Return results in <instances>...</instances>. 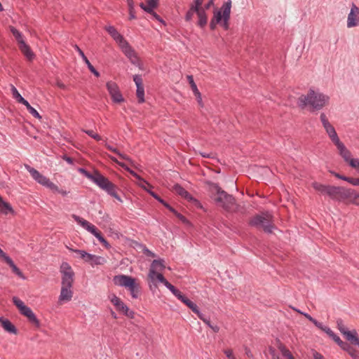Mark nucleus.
Here are the masks:
<instances>
[{"instance_id": "obj_1", "label": "nucleus", "mask_w": 359, "mask_h": 359, "mask_svg": "<svg viewBox=\"0 0 359 359\" xmlns=\"http://www.w3.org/2000/svg\"><path fill=\"white\" fill-rule=\"evenodd\" d=\"M208 191L211 193V197L215 203L229 212H236L242 215L246 214V208L244 205L236 203L235 198L222 190L218 184L210 181H206Z\"/></svg>"}, {"instance_id": "obj_2", "label": "nucleus", "mask_w": 359, "mask_h": 359, "mask_svg": "<svg viewBox=\"0 0 359 359\" xmlns=\"http://www.w3.org/2000/svg\"><path fill=\"white\" fill-rule=\"evenodd\" d=\"M104 29L118 43L121 51L129 59L130 62L138 67L140 69L143 70V64L137 53L125 39V38L117 31V29L114 27L110 25L106 26Z\"/></svg>"}, {"instance_id": "obj_3", "label": "nucleus", "mask_w": 359, "mask_h": 359, "mask_svg": "<svg viewBox=\"0 0 359 359\" xmlns=\"http://www.w3.org/2000/svg\"><path fill=\"white\" fill-rule=\"evenodd\" d=\"M327 97L319 91H310L306 95H302L297 101V105L301 109L310 107L313 110H319L322 109Z\"/></svg>"}, {"instance_id": "obj_4", "label": "nucleus", "mask_w": 359, "mask_h": 359, "mask_svg": "<svg viewBox=\"0 0 359 359\" xmlns=\"http://www.w3.org/2000/svg\"><path fill=\"white\" fill-rule=\"evenodd\" d=\"M248 225L259 230L262 229L266 233H271L275 229L273 217L269 212L255 215L249 219Z\"/></svg>"}, {"instance_id": "obj_5", "label": "nucleus", "mask_w": 359, "mask_h": 359, "mask_svg": "<svg viewBox=\"0 0 359 359\" xmlns=\"http://www.w3.org/2000/svg\"><path fill=\"white\" fill-rule=\"evenodd\" d=\"M113 282L116 285L127 288L133 299H137L140 292V285L136 279L126 275H117L114 276Z\"/></svg>"}, {"instance_id": "obj_6", "label": "nucleus", "mask_w": 359, "mask_h": 359, "mask_svg": "<svg viewBox=\"0 0 359 359\" xmlns=\"http://www.w3.org/2000/svg\"><path fill=\"white\" fill-rule=\"evenodd\" d=\"M231 8V1L228 0L222 6L220 10L214 13V17L210 22V27L214 29L217 24L222 22L223 27L227 29L229 27L228 21L230 18Z\"/></svg>"}, {"instance_id": "obj_7", "label": "nucleus", "mask_w": 359, "mask_h": 359, "mask_svg": "<svg viewBox=\"0 0 359 359\" xmlns=\"http://www.w3.org/2000/svg\"><path fill=\"white\" fill-rule=\"evenodd\" d=\"M100 189L105 191L109 195L115 198L118 201H122L121 197L118 195L117 187L110 182L108 178L103 176L99 171L95 170V177L93 181Z\"/></svg>"}, {"instance_id": "obj_8", "label": "nucleus", "mask_w": 359, "mask_h": 359, "mask_svg": "<svg viewBox=\"0 0 359 359\" xmlns=\"http://www.w3.org/2000/svg\"><path fill=\"white\" fill-rule=\"evenodd\" d=\"M312 186L315 190L327 194L331 199L341 201L343 187L325 185L318 182H313Z\"/></svg>"}, {"instance_id": "obj_9", "label": "nucleus", "mask_w": 359, "mask_h": 359, "mask_svg": "<svg viewBox=\"0 0 359 359\" xmlns=\"http://www.w3.org/2000/svg\"><path fill=\"white\" fill-rule=\"evenodd\" d=\"M25 168L32 178L39 184L50 189V190H57V185L50 182L48 177L41 174L35 168L28 165H25Z\"/></svg>"}, {"instance_id": "obj_10", "label": "nucleus", "mask_w": 359, "mask_h": 359, "mask_svg": "<svg viewBox=\"0 0 359 359\" xmlns=\"http://www.w3.org/2000/svg\"><path fill=\"white\" fill-rule=\"evenodd\" d=\"M62 273V286L72 287L74 283V272L67 262H63L60 266Z\"/></svg>"}, {"instance_id": "obj_11", "label": "nucleus", "mask_w": 359, "mask_h": 359, "mask_svg": "<svg viewBox=\"0 0 359 359\" xmlns=\"http://www.w3.org/2000/svg\"><path fill=\"white\" fill-rule=\"evenodd\" d=\"M359 25V8L353 4L347 18V27L352 28Z\"/></svg>"}, {"instance_id": "obj_12", "label": "nucleus", "mask_w": 359, "mask_h": 359, "mask_svg": "<svg viewBox=\"0 0 359 359\" xmlns=\"http://www.w3.org/2000/svg\"><path fill=\"white\" fill-rule=\"evenodd\" d=\"M13 92V96L14 98L17 100V101L22 104H24L28 111L35 118L38 119H41V116L39 114V113L34 108L32 107L29 103L24 99L21 95L19 93V91H12Z\"/></svg>"}, {"instance_id": "obj_13", "label": "nucleus", "mask_w": 359, "mask_h": 359, "mask_svg": "<svg viewBox=\"0 0 359 359\" xmlns=\"http://www.w3.org/2000/svg\"><path fill=\"white\" fill-rule=\"evenodd\" d=\"M172 190L175 191V193H177L178 195L187 199V201H193V203L196 205L201 207L200 202L198 200L195 199L187 190H185L179 184H175L172 187Z\"/></svg>"}, {"instance_id": "obj_14", "label": "nucleus", "mask_w": 359, "mask_h": 359, "mask_svg": "<svg viewBox=\"0 0 359 359\" xmlns=\"http://www.w3.org/2000/svg\"><path fill=\"white\" fill-rule=\"evenodd\" d=\"M165 261L163 259H154L152 261L148 276L153 277L156 272H161L165 269Z\"/></svg>"}, {"instance_id": "obj_15", "label": "nucleus", "mask_w": 359, "mask_h": 359, "mask_svg": "<svg viewBox=\"0 0 359 359\" xmlns=\"http://www.w3.org/2000/svg\"><path fill=\"white\" fill-rule=\"evenodd\" d=\"M138 186L143 189L144 191H146L147 193H149L152 197H154L155 199H156L159 203H161L162 205H163L166 208H170V205L163 198H161L157 194L154 192L151 189L153 188V186L151 185V187L148 186L147 184H138Z\"/></svg>"}, {"instance_id": "obj_16", "label": "nucleus", "mask_w": 359, "mask_h": 359, "mask_svg": "<svg viewBox=\"0 0 359 359\" xmlns=\"http://www.w3.org/2000/svg\"><path fill=\"white\" fill-rule=\"evenodd\" d=\"M334 144L337 147L340 156L344 158V161L348 163V161L351 159V151L345 147V145L340 141V140L337 141Z\"/></svg>"}, {"instance_id": "obj_17", "label": "nucleus", "mask_w": 359, "mask_h": 359, "mask_svg": "<svg viewBox=\"0 0 359 359\" xmlns=\"http://www.w3.org/2000/svg\"><path fill=\"white\" fill-rule=\"evenodd\" d=\"M13 302L18 309L20 313L25 317L32 311L29 306H26L24 304V302L17 297H13Z\"/></svg>"}, {"instance_id": "obj_18", "label": "nucleus", "mask_w": 359, "mask_h": 359, "mask_svg": "<svg viewBox=\"0 0 359 359\" xmlns=\"http://www.w3.org/2000/svg\"><path fill=\"white\" fill-rule=\"evenodd\" d=\"M110 300L118 311L122 312L123 314L126 312H128V307L115 294L112 295Z\"/></svg>"}, {"instance_id": "obj_19", "label": "nucleus", "mask_w": 359, "mask_h": 359, "mask_svg": "<svg viewBox=\"0 0 359 359\" xmlns=\"http://www.w3.org/2000/svg\"><path fill=\"white\" fill-rule=\"evenodd\" d=\"M148 279L149 281V287L151 289H152V285L151 283H152L154 285V287H157L156 282L158 281L161 283H163L164 285L168 283V281L164 278L161 272H156L155 275L153 277H149Z\"/></svg>"}, {"instance_id": "obj_20", "label": "nucleus", "mask_w": 359, "mask_h": 359, "mask_svg": "<svg viewBox=\"0 0 359 359\" xmlns=\"http://www.w3.org/2000/svg\"><path fill=\"white\" fill-rule=\"evenodd\" d=\"M0 323H1L3 328L8 333L14 334H18L17 328L9 320L4 318V317H1Z\"/></svg>"}, {"instance_id": "obj_21", "label": "nucleus", "mask_w": 359, "mask_h": 359, "mask_svg": "<svg viewBox=\"0 0 359 359\" xmlns=\"http://www.w3.org/2000/svg\"><path fill=\"white\" fill-rule=\"evenodd\" d=\"M5 262L11 268L13 273L18 276L20 278L25 280L26 278L21 270L15 264L12 259L7 256L4 259Z\"/></svg>"}, {"instance_id": "obj_22", "label": "nucleus", "mask_w": 359, "mask_h": 359, "mask_svg": "<svg viewBox=\"0 0 359 359\" xmlns=\"http://www.w3.org/2000/svg\"><path fill=\"white\" fill-rule=\"evenodd\" d=\"M343 335L353 345L358 346L359 348V337L355 330H353L351 331L347 330Z\"/></svg>"}, {"instance_id": "obj_23", "label": "nucleus", "mask_w": 359, "mask_h": 359, "mask_svg": "<svg viewBox=\"0 0 359 359\" xmlns=\"http://www.w3.org/2000/svg\"><path fill=\"white\" fill-rule=\"evenodd\" d=\"M18 46L21 52L29 60H32L34 59V54L32 51L30 47L25 41H20Z\"/></svg>"}, {"instance_id": "obj_24", "label": "nucleus", "mask_w": 359, "mask_h": 359, "mask_svg": "<svg viewBox=\"0 0 359 359\" xmlns=\"http://www.w3.org/2000/svg\"><path fill=\"white\" fill-rule=\"evenodd\" d=\"M71 288L72 287L62 286L60 294L59 297L60 301L69 302L72 299L73 292L72 291Z\"/></svg>"}, {"instance_id": "obj_25", "label": "nucleus", "mask_w": 359, "mask_h": 359, "mask_svg": "<svg viewBox=\"0 0 359 359\" xmlns=\"http://www.w3.org/2000/svg\"><path fill=\"white\" fill-rule=\"evenodd\" d=\"M118 165L124 168L126 170H127L128 172H130L133 177H135L137 180L140 181L138 184H147L148 186L151 187V185L147 182L145 180H144L141 176H140L137 173H136L134 170H131L130 168L127 166V165L124 163H118Z\"/></svg>"}, {"instance_id": "obj_26", "label": "nucleus", "mask_w": 359, "mask_h": 359, "mask_svg": "<svg viewBox=\"0 0 359 359\" xmlns=\"http://www.w3.org/2000/svg\"><path fill=\"white\" fill-rule=\"evenodd\" d=\"M323 127H324L327 134L328 135V136L330 137V138L331 139V140L332 141V142L334 144L335 142H337V141L339 140L337 133L334 128L333 127V126L331 123H330L327 126H325Z\"/></svg>"}, {"instance_id": "obj_27", "label": "nucleus", "mask_w": 359, "mask_h": 359, "mask_svg": "<svg viewBox=\"0 0 359 359\" xmlns=\"http://www.w3.org/2000/svg\"><path fill=\"white\" fill-rule=\"evenodd\" d=\"M0 211L1 212L2 214L6 215L8 214H15L11 204L4 201L2 198L1 200H0Z\"/></svg>"}, {"instance_id": "obj_28", "label": "nucleus", "mask_w": 359, "mask_h": 359, "mask_svg": "<svg viewBox=\"0 0 359 359\" xmlns=\"http://www.w3.org/2000/svg\"><path fill=\"white\" fill-rule=\"evenodd\" d=\"M147 5L141 3L140 6L146 12H151L152 8H156L158 6V0H146Z\"/></svg>"}, {"instance_id": "obj_29", "label": "nucleus", "mask_w": 359, "mask_h": 359, "mask_svg": "<svg viewBox=\"0 0 359 359\" xmlns=\"http://www.w3.org/2000/svg\"><path fill=\"white\" fill-rule=\"evenodd\" d=\"M277 341L278 344V348L280 351L283 355L287 358V359H294L291 352L285 347V346L282 344L280 340H278Z\"/></svg>"}, {"instance_id": "obj_30", "label": "nucleus", "mask_w": 359, "mask_h": 359, "mask_svg": "<svg viewBox=\"0 0 359 359\" xmlns=\"http://www.w3.org/2000/svg\"><path fill=\"white\" fill-rule=\"evenodd\" d=\"M113 102L120 104L125 101L121 91H109Z\"/></svg>"}, {"instance_id": "obj_31", "label": "nucleus", "mask_w": 359, "mask_h": 359, "mask_svg": "<svg viewBox=\"0 0 359 359\" xmlns=\"http://www.w3.org/2000/svg\"><path fill=\"white\" fill-rule=\"evenodd\" d=\"M180 300L183 302L186 306H187L193 312L198 311V306L197 305L191 302L189 299H188L187 297L183 295Z\"/></svg>"}, {"instance_id": "obj_32", "label": "nucleus", "mask_w": 359, "mask_h": 359, "mask_svg": "<svg viewBox=\"0 0 359 359\" xmlns=\"http://www.w3.org/2000/svg\"><path fill=\"white\" fill-rule=\"evenodd\" d=\"M351 194H353V189L343 187L341 201L348 203Z\"/></svg>"}, {"instance_id": "obj_33", "label": "nucleus", "mask_w": 359, "mask_h": 359, "mask_svg": "<svg viewBox=\"0 0 359 359\" xmlns=\"http://www.w3.org/2000/svg\"><path fill=\"white\" fill-rule=\"evenodd\" d=\"M198 17V25L201 27H204L207 24V16L205 13V10H201L196 11Z\"/></svg>"}, {"instance_id": "obj_34", "label": "nucleus", "mask_w": 359, "mask_h": 359, "mask_svg": "<svg viewBox=\"0 0 359 359\" xmlns=\"http://www.w3.org/2000/svg\"><path fill=\"white\" fill-rule=\"evenodd\" d=\"M165 286L178 299H180L184 294L175 286L169 282L166 283Z\"/></svg>"}, {"instance_id": "obj_35", "label": "nucleus", "mask_w": 359, "mask_h": 359, "mask_svg": "<svg viewBox=\"0 0 359 359\" xmlns=\"http://www.w3.org/2000/svg\"><path fill=\"white\" fill-rule=\"evenodd\" d=\"M107 263V259L104 257L93 255L90 265H103Z\"/></svg>"}, {"instance_id": "obj_36", "label": "nucleus", "mask_w": 359, "mask_h": 359, "mask_svg": "<svg viewBox=\"0 0 359 359\" xmlns=\"http://www.w3.org/2000/svg\"><path fill=\"white\" fill-rule=\"evenodd\" d=\"M339 346L344 351H347L352 357L355 353V350L347 342L341 341Z\"/></svg>"}, {"instance_id": "obj_37", "label": "nucleus", "mask_w": 359, "mask_h": 359, "mask_svg": "<svg viewBox=\"0 0 359 359\" xmlns=\"http://www.w3.org/2000/svg\"><path fill=\"white\" fill-rule=\"evenodd\" d=\"M324 332L330 337L332 338L334 341H335L338 345L341 343V339L339 338V336H337L336 334H334V332L330 328V327H326L325 329H324Z\"/></svg>"}, {"instance_id": "obj_38", "label": "nucleus", "mask_w": 359, "mask_h": 359, "mask_svg": "<svg viewBox=\"0 0 359 359\" xmlns=\"http://www.w3.org/2000/svg\"><path fill=\"white\" fill-rule=\"evenodd\" d=\"M26 318H27L28 321L33 325L36 326V327H40V322L32 311L26 316Z\"/></svg>"}, {"instance_id": "obj_39", "label": "nucleus", "mask_w": 359, "mask_h": 359, "mask_svg": "<svg viewBox=\"0 0 359 359\" xmlns=\"http://www.w3.org/2000/svg\"><path fill=\"white\" fill-rule=\"evenodd\" d=\"M348 203L359 205V193L353 189V194H351Z\"/></svg>"}, {"instance_id": "obj_40", "label": "nucleus", "mask_w": 359, "mask_h": 359, "mask_svg": "<svg viewBox=\"0 0 359 359\" xmlns=\"http://www.w3.org/2000/svg\"><path fill=\"white\" fill-rule=\"evenodd\" d=\"M168 210L175 214V215L184 224H188L189 223V220L181 213L178 212L175 209H174L172 206H170V208H168Z\"/></svg>"}, {"instance_id": "obj_41", "label": "nucleus", "mask_w": 359, "mask_h": 359, "mask_svg": "<svg viewBox=\"0 0 359 359\" xmlns=\"http://www.w3.org/2000/svg\"><path fill=\"white\" fill-rule=\"evenodd\" d=\"M72 217L78 224H81V226H83L84 229H86L88 226L90 224L88 221L85 220L84 219L76 215H72Z\"/></svg>"}, {"instance_id": "obj_42", "label": "nucleus", "mask_w": 359, "mask_h": 359, "mask_svg": "<svg viewBox=\"0 0 359 359\" xmlns=\"http://www.w3.org/2000/svg\"><path fill=\"white\" fill-rule=\"evenodd\" d=\"M11 32H12V34L15 36V38L17 40L18 44L20 43V41H25L23 40V38H22V36L21 33L18 30H17L15 28H14L13 27H11Z\"/></svg>"}, {"instance_id": "obj_43", "label": "nucleus", "mask_w": 359, "mask_h": 359, "mask_svg": "<svg viewBox=\"0 0 359 359\" xmlns=\"http://www.w3.org/2000/svg\"><path fill=\"white\" fill-rule=\"evenodd\" d=\"M84 61V62L87 65L89 70L97 77H98L100 76V74L99 72L94 68V67L91 65V63L90 62V61L88 60V59L87 57L84 58L83 60Z\"/></svg>"}, {"instance_id": "obj_44", "label": "nucleus", "mask_w": 359, "mask_h": 359, "mask_svg": "<svg viewBox=\"0 0 359 359\" xmlns=\"http://www.w3.org/2000/svg\"><path fill=\"white\" fill-rule=\"evenodd\" d=\"M337 327L342 334H344V332L348 330L344 324L343 320L341 318H338L337 320Z\"/></svg>"}, {"instance_id": "obj_45", "label": "nucleus", "mask_w": 359, "mask_h": 359, "mask_svg": "<svg viewBox=\"0 0 359 359\" xmlns=\"http://www.w3.org/2000/svg\"><path fill=\"white\" fill-rule=\"evenodd\" d=\"M78 171L83 174L85 177H86L88 179L90 180L91 181H93V179L95 177V172L93 174L90 173V172H88V170H86L85 168H79L78 169Z\"/></svg>"}, {"instance_id": "obj_46", "label": "nucleus", "mask_w": 359, "mask_h": 359, "mask_svg": "<svg viewBox=\"0 0 359 359\" xmlns=\"http://www.w3.org/2000/svg\"><path fill=\"white\" fill-rule=\"evenodd\" d=\"M83 132L97 141H100L102 137L92 130H83Z\"/></svg>"}, {"instance_id": "obj_47", "label": "nucleus", "mask_w": 359, "mask_h": 359, "mask_svg": "<svg viewBox=\"0 0 359 359\" xmlns=\"http://www.w3.org/2000/svg\"><path fill=\"white\" fill-rule=\"evenodd\" d=\"M88 231L90 232L95 237L101 232L93 224H90L86 229Z\"/></svg>"}, {"instance_id": "obj_48", "label": "nucleus", "mask_w": 359, "mask_h": 359, "mask_svg": "<svg viewBox=\"0 0 359 359\" xmlns=\"http://www.w3.org/2000/svg\"><path fill=\"white\" fill-rule=\"evenodd\" d=\"M134 81L137 86V90H143L142 79L140 76L135 75L134 76Z\"/></svg>"}, {"instance_id": "obj_49", "label": "nucleus", "mask_w": 359, "mask_h": 359, "mask_svg": "<svg viewBox=\"0 0 359 359\" xmlns=\"http://www.w3.org/2000/svg\"><path fill=\"white\" fill-rule=\"evenodd\" d=\"M203 2V0H195L191 7L194 8L196 11L203 10V8L201 7Z\"/></svg>"}, {"instance_id": "obj_50", "label": "nucleus", "mask_w": 359, "mask_h": 359, "mask_svg": "<svg viewBox=\"0 0 359 359\" xmlns=\"http://www.w3.org/2000/svg\"><path fill=\"white\" fill-rule=\"evenodd\" d=\"M96 238L99 240V241L101 243H102L106 247V248H110V245L107 241V240L102 236V233H99Z\"/></svg>"}, {"instance_id": "obj_51", "label": "nucleus", "mask_w": 359, "mask_h": 359, "mask_svg": "<svg viewBox=\"0 0 359 359\" xmlns=\"http://www.w3.org/2000/svg\"><path fill=\"white\" fill-rule=\"evenodd\" d=\"M205 323L212 330V331L214 332H218L219 331V327L217 326V325H212L210 320V319L208 318L206 322H205Z\"/></svg>"}, {"instance_id": "obj_52", "label": "nucleus", "mask_w": 359, "mask_h": 359, "mask_svg": "<svg viewBox=\"0 0 359 359\" xmlns=\"http://www.w3.org/2000/svg\"><path fill=\"white\" fill-rule=\"evenodd\" d=\"M348 165L353 168H359V159L358 158H352L348 161Z\"/></svg>"}, {"instance_id": "obj_53", "label": "nucleus", "mask_w": 359, "mask_h": 359, "mask_svg": "<svg viewBox=\"0 0 359 359\" xmlns=\"http://www.w3.org/2000/svg\"><path fill=\"white\" fill-rule=\"evenodd\" d=\"M68 249L70 251H72V252H74L79 254L80 255V257L82 259H84L85 256H86V255L87 253L85 250H82L73 249V248H68Z\"/></svg>"}, {"instance_id": "obj_54", "label": "nucleus", "mask_w": 359, "mask_h": 359, "mask_svg": "<svg viewBox=\"0 0 359 359\" xmlns=\"http://www.w3.org/2000/svg\"><path fill=\"white\" fill-rule=\"evenodd\" d=\"M187 81L190 84V87L192 90H198L197 86L195 83L193 76H187Z\"/></svg>"}, {"instance_id": "obj_55", "label": "nucleus", "mask_w": 359, "mask_h": 359, "mask_svg": "<svg viewBox=\"0 0 359 359\" xmlns=\"http://www.w3.org/2000/svg\"><path fill=\"white\" fill-rule=\"evenodd\" d=\"M141 247L142 248L143 252L149 257H156V255L149 250L145 245H141Z\"/></svg>"}, {"instance_id": "obj_56", "label": "nucleus", "mask_w": 359, "mask_h": 359, "mask_svg": "<svg viewBox=\"0 0 359 359\" xmlns=\"http://www.w3.org/2000/svg\"><path fill=\"white\" fill-rule=\"evenodd\" d=\"M136 95L139 103H143L144 102V91H136Z\"/></svg>"}, {"instance_id": "obj_57", "label": "nucleus", "mask_w": 359, "mask_h": 359, "mask_svg": "<svg viewBox=\"0 0 359 359\" xmlns=\"http://www.w3.org/2000/svg\"><path fill=\"white\" fill-rule=\"evenodd\" d=\"M194 13H196V10L194 8L191 7L189 11L187 12V13L186 15V18H185L186 20L190 21L192 19Z\"/></svg>"}, {"instance_id": "obj_58", "label": "nucleus", "mask_w": 359, "mask_h": 359, "mask_svg": "<svg viewBox=\"0 0 359 359\" xmlns=\"http://www.w3.org/2000/svg\"><path fill=\"white\" fill-rule=\"evenodd\" d=\"M330 173L332 175H333L334 177H336L338 179H340V180H344V181H346V182L348 181V177H346L344 175H340L339 173H337V172H334V171H330Z\"/></svg>"}, {"instance_id": "obj_59", "label": "nucleus", "mask_w": 359, "mask_h": 359, "mask_svg": "<svg viewBox=\"0 0 359 359\" xmlns=\"http://www.w3.org/2000/svg\"><path fill=\"white\" fill-rule=\"evenodd\" d=\"M121 159L123 160H126L128 162L130 163V164H133V161H132V159L127 155L124 154H122L119 151L116 154Z\"/></svg>"}, {"instance_id": "obj_60", "label": "nucleus", "mask_w": 359, "mask_h": 359, "mask_svg": "<svg viewBox=\"0 0 359 359\" xmlns=\"http://www.w3.org/2000/svg\"><path fill=\"white\" fill-rule=\"evenodd\" d=\"M194 95L196 97V99L197 100L198 103L199 104V105L203 107V104L201 94L200 91H194Z\"/></svg>"}, {"instance_id": "obj_61", "label": "nucleus", "mask_w": 359, "mask_h": 359, "mask_svg": "<svg viewBox=\"0 0 359 359\" xmlns=\"http://www.w3.org/2000/svg\"><path fill=\"white\" fill-rule=\"evenodd\" d=\"M320 121L323 126L330 124L328 119L326 117V115L324 113H322L320 116Z\"/></svg>"}, {"instance_id": "obj_62", "label": "nucleus", "mask_w": 359, "mask_h": 359, "mask_svg": "<svg viewBox=\"0 0 359 359\" xmlns=\"http://www.w3.org/2000/svg\"><path fill=\"white\" fill-rule=\"evenodd\" d=\"M129 7V19H135V11H134V4H132L131 6H128Z\"/></svg>"}, {"instance_id": "obj_63", "label": "nucleus", "mask_w": 359, "mask_h": 359, "mask_svg": "<svg viewBox=\"0 0 359 359\" xmlns=\"http://www.w3.org/2000/svg\"><path fill=\"white\" fill-rule=\"evenodd\" d=\"M348 182L353 186H359V178L348 177Z\"/></svg>"}, {"instance_id": "obj_64", "label": "nucleus", "mask_w": 359, "mask_h": 359, "mask_svg": "<svg viewBox=\"0 0 359 359\" xmlns=\"http://www.w3.org/2000/svg\"><path fill=\"white\" fill-rule=\"evenodd\" d=\"M313 359H325L323 355L315 350H312Z\"/></svg>"}]
</instances>
